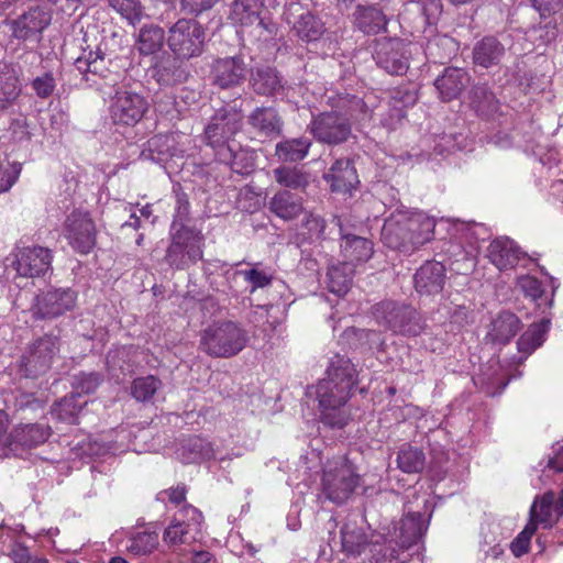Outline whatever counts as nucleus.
I'll return each mask as SVG.
<instances>
[{
	"mask_svg": "<svg viewBox=\"0 0 563 563\" xmlns=\"http://www.w3.org/2000/svg\"><path fill=\"white\" fill-rule=\"evenodd\" d=\"M435 219L423 211L395 210L382 229L383 243L404 254H411L433 239Z\"/></svg>",
	"mask_w": 563,
	"mask_h": 563,
	"instance_id": "f257e3e1",
	"label": "nucleus"
},
{
	"mask_svg": "<svg viewBox=\"0 0 563 563\" xmlns=\"http://www.w3.org/2000/svg\"><path fill=\"white\" fill-rule=\"evenodd\" d=\"M249 341L247 332L233 321L209 325L201 334L200 349L212 357H232L239 354Z\"/></svg>",
	"mask_w": 563,
	"mask_h": 563,
	"instance_id": "f03ea898",
	"label": "nucleus"
},
{
	"mask_svg": "<svg viewBox=\"0 0 563 563\" xmlns=\"http://www.w3.org/2000/svg\"><path fill=\"white\" fill-rule=\"evenodd\" d=\"M376 322L396 334L417 336L424 330V321L419 312L402 302L384 300L373 307Z\"/></svg>",
	"mask_w": 563,
	"mask_h": 563,
	"instance_id": "7ed1b4c3",
	"label": "nucleus"
},
{
	"mask_svg": "<svg viewBox=\"0 0 563 563\" xmlns=\"http://www.w3.org/2000/svg\"><path fill=\"white\" fill-rule=\"evenodd\" d=\"M360 475L345 457L328 461L321 478L325 498L336 505L345 503L360 485Z\"/></svg>",
	"mask_w": 563,
	"mask_h": 563,
	"instance_id": "20e7f679",
	"label": "nucleus"
},
{
	"mask_svg": "<svg viewBox=\"0 0 563 563\" xmlns=\"http://www.w3.org/2000/svg\"><path fill=\"white\" fill-rule=\"evenodd\" d=\"M203 245L201 232L181 225L172 234L164 260L172 268L186 269L202 260Z\"/></svg>",
	"mask_w": 563,
	"mask_h": 563,
	"instance_id": "39448f33",
	"label": "nucleus"
},
{
	"mask_svg": "<svg viewBox=\"0 0 563 563\" xmlns=\"http://www.w3.org/2000/svg\"><path fill=\"white\" fill-rule=\"evenodd\" d=\"M59 338L44 334L33 341L20 360V371L29 378L46 374L59 354Z\"/></svg>",
	"mask_w": 563,
	"mask_h": 563,
	"instance_id": "423d86ee",
	"label": "nucleus"
},
{
	"mask_svg": "<svg viewBox=\"0 0 563 563\" xmlns=\"http://www.w3.org/2000/svg\"><path fill=\"white\" fill-rule=\"evenodd\" d=\"M205 31L192 19H179L168 32L167 44L177 58L189 59L202 53Z\"/></svg>",
	"mask_w": 563,
	"mask_h": 563,
	"instance_id": "0eeeda50",
	"label": "nucleus"
},
{
	"mask_svg": "<svg viewBox=\"0 0 563 563\" xmlns=\"http://www.w3.org/2000/svg\"><path fill=\"white\" fill-rule=\"evenodd\" d=\"M203 516L196 507L185 505L163 533V541L169 547L190 545L201 537Z\"/></svg>",
	"mask_w": 563,
	"mask_h": 563,
	"instance_id": "6e6552de",
	"label": "nucleus"
},
{
	"mask_svg": "<svg viewBox=\"0 0 563 563\" xmlns=\"http://www.w3.org/2000/svg\"><path fill=\"white\" fill-rule=\"evenodd\" d=\"M243 115L235 109H220L205 128V141L214 151L216 157L225 148H230V141L240 131Z\"/></svg>",
	"mask_w": 563,
	"mask_h": 563,
	"instance_id": "1a4fd4ad",
	"label": "nucleus"
},
{
	"mask_svg": "<svg viewBox=\"0 0 563 563\" xmlns=\"http://www.w3.org/2000/svg\"><path fill=\"white\" fill-rule=\"evenodd\" d=\"M313 137L328 145L341 144L351 136L352 125L349 119L338 110L321 112L314 115L308 125Z\"/></svg>",
	"mask_w": 563,
	"mask_h": 563,
	"instance_id": "9d476101",
	"label": "nucleus"
},
{
	"mask_svg": "<svg viewBox=\"0 0 563 563\" xmlns=\"http://www.w3.org/2000/svg\"><path fill=\"white\" fill-rule=\"evenodd\" d=\"M329 544L331 547L340 545L345 554L352 556L361 555L367 549H369L375 556L376 553H380L383 550L377 542L372 541L363 522H358L356 518L351 517L343 523L339 540L333 537L329 539Z\"/></svg>",
	"mask_w": 563,
	"mask_h": 563,
	"instance_id": "9b49d317",
	"label": "nucleus"
},
{
	"mask_svg": "<svg viewBox=\"0 0 563 563\" xmlns=\"http://www.w3.org/2000/svg\"><path fill=\"white\" fill-rule=\"evenodd\" d=\"M77 292L69 288H49L36 295L32 307L35 319H55L75 308Z\"/></svg>",
	"mask_w": 563,
	"mask_h": 563,
	"instance_id": "f8f14e48",
	"label": "nucleus"
},
{
	"mask_svg": "<svg viewBox=\"0 0 563 563\" xmlns=\"http://www.w3.org/2000/svg\"><path fill=\"white\" fill-rule=\"evenodd\" d=\"M148 109L146 99L133 91L118 90L112 97L109 113L114 124L135 125Z\"/></svg>",
	"mask_w": 563,
	"mask_h": 563,
	"instance_id": "ddd939ff",
	"label": "nucleus"
},
{
	"mask_svg": "<svg viewBox=\"0 0 563 563\" xmlns=\"http://www.w3.org/2000/svg\"><path fill=\"white\" fill-rule=\"evenodd\" d=\"M408 44L399 38H380L375 42L373 57L378 67L390 75H405L409 68Z\"/></svg>",
	"mask_w": 563,
	"mask_h": 563,
	"instance_id": "4468645a",
	"label": "nucleus"
},
{
	"mask_svg": "<svg viewBox=\"0 0 563 563\" xmlns=\"http://www.w3.org/2000/svg\"><path fill=\"white\" fill-rule=\"evenodd\" d=\"M262 0H234L231 4L229 19L241 26H254L256 35L267 41L276 32V25L260 16Z\"/></svg>",
	"mask_w": 563,
	"mask_h": 563,
	"instance_id": "2eb2a0df",
	"label": "nucleus"
},
{
	"mask_svg": "<svg viewBox=\"0 0 563 563\" xmlns=\"http://www.w3.org/2000/svg\"><path fill=\"white\" fill-rule=\"evenodd\" d=\"M51 11L42 7L30 8L10 22L12 36L19 41L40 43L44 30L51 24Z\"/></svg>",
	"mask_w": 563,
	"mask_h": 563,
	"instance_id": "dca6fc26",
	"label": "nucleus"
},
{
	"mask_svg": "<svg viewBox=\"0 0 563 563\" xmlns=\"http://www.w3.org/2000/svg\"><path fill=\"white\" fill-rule=\"evenodd\" d=\"M96 225L87 212L73 211L65 221V236L71 247L88 254L96 245Z\"/></svg>",
	"mask_w": 563,
	"mask_h": 563,
	"instance_id": "f3484780",
	"label": "nucleus"
},
{
	"mask_svg": "<svg viewBox=\"0 0 563 563\" xmlns=\"http://www.w3.org/2000/svg\"><path fill=\"white\" fill-rule=\"evenodd\" d=\"M284 14L287 23L292 25V30L302 41H317L324 33V24L301 2H290Z\"/></svg>",
	"mask_w": 563,
	"mask_h": 563,
	"instance_id": "a211bd4d",
	"label": "nucleus"
},
{
	"mask_svg": "<svg viewBox=\"0 0 563 563\" xmlns=\"http://www.w3.org/2000/svg\"><path fill=\"white\" fill-rule=\"evenodd\" d=\"M249 73V67L240 56L217 59L212 66L214 85L231 88L241 85Z\"/></svg>",
	"mask_w": 563,
	"mask_h": 563,
	"instance_id": "6ab92c4d",
	"label": "nucleus"
},
{
	"mask_svg": "<svg viewBox=\"0 0 563 563\" xmlns=\"http://www.w3.org/2000/svg\"><path fill=\"white\" fill-rule=\"evenodd\" d=\"M345 371L344 383L336 384L333 379L322 378L316 386V395L319 407L345 406L352 395L351 390V367H340Z\"/></svg>",
	"mask_w": 563,
	"mask_h": 563,
	"instance_id": "aec40b11",
	"label": "nucleus"
},
{
	"mask_svg": "<svg viewBox=\"0 0 563 563\" xmlns=\"http://www.w3.org/2000/svg\"><path fill=\"white\" fill-rule=\"evenodd\" d=\"M51 250L42 246L24 247L16 256V272L21 276L36 277L51 268Z\"/></svg>",
	"mask_w": 563,
	"mask_h": 563,
	"instance_id": "412c9836",
	"label": "nucleus"
},
{
	"mask_svg": "<svg viewBox=\"0 0 563 563\" xmlns=\"http://www.w3.org/2000/svg\"><path fill=\"white\" fill-rule=\"evenodd\" d=\"M446 279V269L441 262L427 261L413 276L415 288L420 295H437L442 291Z\"/></svg>",
	"mask_w": 563,
	"mask_h": 563,
	"instance_id": "4be33fe9",
	"label": "nucleus"
},
{
	"mask_svg": "<svg viewBox=\"0 0 563 563\" xmlns=\"http://www.w3.org/2000/svg\"><path fill=\"white\" fill-rule=\"evenodd\" d=\"M323 179L338 194H350L360 183L353 162L349 158L336 159L323 175Z\"/></svg>",
	"mask_w": 563,
	"mask_h": 563,
	"instance_id": "5701e85b",
	"label": "nucleus"
},
{
	"mask_svg": "<svg viewBox=\"0 0 563 563\" xmlns=\"http://www.w3.org/2000/svg\"><path fill=\"white\" fill-rule=\"evenodd\" d=\"M468 84L467 71L457 67L445 68L442 75L434 80L440 99L444 102L457 98Z\"/></svg>",
	"mask_w": 563,
	"mask_h": 563,
	"instance_id": "b1692460",
	"label": "nucleus"
},
{
	"mask_svg": "<svg viewBox=\"0 0 563 563\" xmlns=\"http://www.w3.org/2000/svg\"><path fill=\"white\" fill-rule=\"evenodd\" d=\"M249 124L261 135L276 137L282 134L283 119L272 107H258L247 118Z\"/></svg>",
	"mask_w": 563,
	"mask_h": 563,
	"instance_id": "393cba45",
	"label": "nucleus"
},
{
	"mask_svg": "<svg viewBox=\"0 0 563 563\" xmlns=\"http://www.w3.org/2000/svg\"><path fill=\"white\" fill-rule=\"evenodd\" d=\"M268 209L276 217L290 221L303 212L302 198L290 190L280 189L271 198Z\"/></svg>",
	"mask_w": 563,
	"mask_h": 563,
	"instance_id": "a878e982",
	"label": "nucleus"
},
{
	"mask_svg": "<svg viewBox=\"0 0 563 563\" xmlns=\"http://www.w3.org/2000/svg\"><path fill=\"white\" fill-rule=\"evenodd\" d=\"M488 258L499 269H511L520 260L519 247L509 239H496L488 246Z\"/></svg>",
	"mask_w": 563,
	"mask_h": 563,
	"instance_id": "bb28decb",
	"label": "nucleus"
},
{
	"mask_svg": "<svg viewBox=\"0 0 563 563\" xmlns=\"http://www.w3.org/2000/svg\"><path fill=\"white\" fill-rule=\"evenodd\" d=\"M520 324L515 313L503 311L492 321L487 339L493 343L507 344L520 330Z\"/></svg>",
	"mask_w": 563,
	"mask_h": 563,
	"instance_id": "cd10ccee",
	"label": "nucleus"
},
{
	"mask_svg": "<svg viewBox=\"0 0 563 563\" xmlns=\"http://www.w3.org/2000/svg\"><path fill=\"white\" fill-rule=\"evenodd\" d=\"M21 91V84L15 70L7 65L0 67V113L14 106Z\"/></svg>",
	"mask_w": 563,
	"mask_h": 563,
	"instance_id": "c85d7f7f",
	"label": "nucleus"
},
{
	"mask_svg": "<svg viewBox=\"0 0 563 563\" xmlns=\"http://www.w3.org/2000/svg\"><path fill=\"white\" fill-rule=\"evenodd\" d=\"M357 29L365 34H377L386 30L387 18L375 5H358L354 12Z\"/></svg>",
	"mask_w": 563,
	"mask_h": 563,
	"instance_id": "c756f323",
	"label": "nucleus"
},
{
	"mask_svg": "<svg viewBox=\"0 0 563 563\" xmlns=\"http://www.w3.org/2000/svg\"><path fill=\"white\" fill-rule=\"evenodd\" d=\"M250 84L254 92L266 97L274 96L283 88L277 70L269 66L256 67L251 73Z\"/></svg>",
	"mask_w": 563,
	"mask_h": 563,
	"instance_id": "7c9ffc66",
	"label": "nucleus"
},
{
	"mask_svg": "<svg viewBox=\"0 0 563 563\" xmlns=\"http://www.w3.org/2000/svg\"><path fill=\"white\" fill-rule=\"evenodd\" d=\"M390 100L394 102L395 117L383 119L382 124L388 129H396L405 118L406 109L417 102L418 93L415 87H399L393 91Z\"/></svg>",
	"mask_w": 563,
	"mask_h": 563,
	"instance_id": "2f4dec72",
	"label": "nucleus"
},
{
	"mask_svg": "<svg viewBox=\"0 0 563 563\" xmlns=\"http://www.w3.org/2000/svg\"><path fill=\"white\" fill-rule=\"evenodd\" d=\"M427 523L420 512H409L400 520L398 542L401 549H409L424 534Z\"/></svg>",
	"mask_w": 563,
	"mask_h": 563,
	"instance_id": "473e14b6",
	"label": "nucleus"
},
{
	"mask_svg": "<svg viewBox=\"0 0 563 563\" xmlns=\"http://www.w3.org/2000/svg\"><path fill=\"white\" fill-rule=\"evenodd\" d=\"M505 54L504 45L494 36H485L473 48V60L476 65L488 68L497 65Z\"/></svg>",
	"mask_w": 563,
	"mask_h": 563,
	"instance_id": "72a5a7b5",
	"label": "nucleus"
},
{
	"mask_svg": "<svg viewBox=\"0 0 563 563\" xmlns=\"http://www.w3.org/2000/svg\"><path fill=\"white\" fill-rule=\"evenodd\" d=\"M342 253L347 263L366 262L374 252L373 242L366 238L353 234L342 235L341 243Z\"/></svg>",
	"mask_w": 563,
	"mask_h": 563,
	"instance_id": "f704fd0d",
	"label": "nucleus"
},
{
	"mask_svg": "<svg viewBox=\"0 0 563 563\" xmlns=\"http://www.w3.org/2000/svg\"><path fill=\"white\" fill-rule=\"evenodd\" d=\"M273 174L276 183L286 190L305 191L310 185V174L298 166H279Z\"/></svg>",
	"mask_w": 563,
	"mask_h": 563,
	"instance_id": "c9c22d12",
	"label": "nucleus"
},
{
	"mask_svg": "<svg viewBox=\"0 0 563 563\" xmlns=\"http://www.w3.org/2000/svg\"><path fill=\"white\" fill-rule=\"evenodd\" d=\"M558 517L554 511V493L548 492L541 496H537L530 508V520L536 525H542L543 528H551Z\"/></svg>",
	"mask_w": 563,
	"mask_h": 563,
	"instance_id": "e433bc0d",
	"label": "nucleus"
},
{
	"mask_svg": "<svg viewBox=\"0 0 563 563\" xmlns=\"http://www.w3.org/2000/svg\"><path fill=\"white\" fill-rule=\"evenodd\" d=\"M165 32L156 24H146L141 27L135 47L141 55L148 56L159 52L164 45Z\"/></svg>",
	"mask_w": 563,
	"mask_h": 563,
	"instance_id": "4c0bfd02",
	"label": "nucleus"
},
{
	"mask_svg": "<svg viewBox=\"0 0 563 563\" xmlns=\"http://www.w3.org/2000/svg\"><path fill=\"white\" fill-rule=\"evenodd\" d=\"M310 146L307 137L287 139L276 144L275 156L282 162H299L308 155Z\"/></svg>",
	"mask_w": 563,
	"mask_h": 563,
	"instance_id": "58836bf2",
	"label": "nucleus"
},
{
	"mask_svg": "<svg viewBox=\"0 0 563 563\" xmlns=\"http://www.w3.org/2000/svg\"><path fill=\"white\" fill-rule=\"evenodd\" d=\"M49 428L38 423L20 426L11 434V440L22 446L33 448L43 444L49 437Z\"/></svg>",
	"mask_w": 563,
	"mask_h": 563,
	"instance_id": "ea45409f",
	"label": "nucleus"
},
{
	"mask_svg": "<svg viewBox=\"0 0 563 563\" xmlns=\"http://www.w3.org/2000/svg\"><path fill=\"white\" fill-rule=\"evenodd\" d=\"M353 265L347 262L332 265L328 269V288L338 296H344L352 285Z\"/></svg>",
	"mask_w": 563,
	"mask_h": 563,
	"instance_id": "a19ab883",
	"label": "nucleus"
},
{
	"mask_svg": "<svg viewBox=\"0 0 563 563\" xmlns=\"http://www.w3.org/2000/svg\"><path fill=\"white\" fill-rule=\"evenodd\" d=\"M550 321L542 320L539 323L531 324L518 339V351L526 356L542 345L545 333L549 330Z\"/></svg>",
	"mask_w": 563,
	"mask_h": 563,
	"instance_id": "79ce46f5",
	"label": "nucleus"
},
{
	"mask_svg": "<svg viewBox=\"0 0 563 563\" xmlns=\"http://www.w3.org/2000/svg\"><path fill=\"white\" fill-rule=\"evenodd\" d=\"M217 159L229 165L234 173L241 175L251 173L254 167L253 157L247 152L243 150L235 151L232 146L223 150Z\"/></svg>",
	"mask_w": 563,
	"mask_h": 563,
	"instance_id": "37998d69",
	"label": "nucleus"
},
{
	"mask_svg": "<svg viewBox=\"0 0 563 563\" xmlns=\"http://www.w3.org/2000/svg\"><path fill=\"white\" fill-rule=\"evenodd\" d=\"M74 66L84 76L100 75L106 69L104 55L100 48L97 51L84 49L81 55L75 59Z\"/></svg>",
	"mask_w": 563,
	"mask_h": 563,
	"instance_id": "c03bdc74",
	"label": "nucleus"
},
{
	"mask_svg": "<svg viewBox=\"0 0 563 563\" xmlns=\"http://www.w3.org/2000/svg\"><path fill=\"white\" fill-rule=\"evenodd\" d=\"M471 106L482 115L497 110V100L486 85H476L471 90Z\"/></svg>",
	"mask_w": 563,
	"mask_h": 563,
	"instance_id": "a18cd8bd",
	"label": "nucleus"
},
{
	"mask_svg": "<svg viewBox=\"0 0 563 563\" xmlns=\"http://www.w3.org/2000/svg\"><path fill=\"white\" fill-rule=\"evenodd\" d=\"M158 547L156 532H136L129 538L126 550L136 556L148 555Z\"/></svg>",
	"mask_w": 563,
	"mask_h": 563,
	"instance_id": "49530a36",
	"label": "nucleus"
},
{
	"mask_svg": "<svg viewBox=\"0 0 563 563\" xmlns=\"http://www.w3.org/2000/svg\"><path fill=\"white\" fill-rule=\"evenodd\" d=\"M351 367V369L349 371L351 373V390L354 389V387L357 385V371L355 368V365L350 361V358L345 357V356H342V355H334L331 360H330V363H329V366L327 368V376L325 378L328 379H333L334 383L336 384H340V383H344V380H346L345 378V371L343 369H339V367Z\"/></svg>",
	"mask_w": 563,
	"mask_h": 563,
	"instance_id": "de8ad7c7",
	"label": "nucleus"
},
{
	"mask_svg": "<svg viewBox=\"0 0 563 563\" xmlns=\"http://www.w3.org/2000/svg\"><path fill=\"white\" fill-rule=\"evenodd\" d=\"M338 108V111L341 112L342 115L346 117L350 123L352 120L363 121L371 115L369 110L363 99L356 96H346L340 98Z\"/></svg>",
	"mask_w": 563,
	"mask_h": 563,
	"instance_id": "09e8293b",
	"label": "nucleus"
},
{
	"mask_svg": "<svg viewBox=\"0 0 563 563\" xmlns=\"http://www.w3.org/2000/svg\"><path fill=\"white\" fill-rule=\"evenodd\" d=\"M397 463L405 473H418L423 470L424 454L417 448L405 446L398 452Z\"/></svg>",
	"mask_w": 563,
	"mask_h": 563,
	"instance_id": "8fccbe9b",
	"label": "nucleus"
},
{
	"mask_svg": "<svg viewBox=\"0 0 563 563\" xmlns=\"http://www.w3.org/2000/svg\"><path fill=\"white\" fill-rule=\"evenodd\" d=\"M114 9L130 24L135 25L145 15L140 0H108Z\"/></svg>",
	"mask_w": 563,
	"mask_h": 563,
	"instance_id": "3c124183",
	"label": "nucleus"
},
{
	"mask_svg": "<svg viewBox=\"0 0 563 563\" xmlns=\"http://www.w3.org/2000/svg\"><path fill=\"white\" fill-rule=\"evenodd\" d=\"M161 387V380L153 375L135 378L131 385V395L137 401L150 400Z\"/></svg>",
	"mask_w": 563,
	"mask_h": 563,
	"instance_id": "603ef678",
	"label": "nucleus"
},
{
	"mask_svg": "<svg viewBox=\"0 0 563 563\" xmlns=\"http://www.w3.org/2000/svg\"><path fill=\"white\" fill-rule=\"evenodd\" d=\"M179 456L184 463H197L211 457L209 443L201 439H192L187 445H183Z\"/></svg>",
	"mask_w": 563,
	"mask_h": 563,
	"instance_id": "864d4df0",
	"label": "nucleus"
},
{
	"mask_svg": "<svg viewBox=\"0 0 563 563\" xmlns=\"http://www.w3.org/2000/svg\"><path fill=\"white\" fill-rule=\"evenodd\" d=\"M22 170V164L10 162L9 159L0 161V194L9 191L18 181Z\"/></svg>",
	"mask_w": 563,
	"mask_h": 563,
	"instance_id": "5fc2aeb1",
	"label": "nucleus"
},
{
	"mask_svg": "<svg viewBox=\"0 0 563 563\" xmlns=\"http://www.w3.org/2000/svg\"><path fill=\"white\" fill-rule=\"evenodd\" d=\"M76 400L77 397L75 395L64 397L56 404L53 413L62 421L76 423L77 416L81 410V406Z\"/></svg>",
	"mask_w": 563,
	"mask_h": 563,
	"instance_id": "6e6d98bb",
	"label": "nucleus"
},
{
	"mask_svg": "<svg viewBox=\"0 0 563 563\" xmlns=\"http://www.w3.org/2000/svg\"><path fill=\"white\" fill-rule=\"evenodd\" d=\"M344 406L320 407L321 421L330 428L342 429L349 422L350 416L343 409Z\"/></svg>",
	"mask_w": 563,
	"mask_h": 563,
	"instance_id": "4d7b16f0",
	"label": "nucleus"
},
{
	"mask_svg": "<svg viewBox=\"0 0 563 563\" xmlns=\"http://www.w3.org/2000/svg\"><path fill=\"white\" fill-rule=\"evenodd\" d=\"M102 382V376L98 373H79L74 377V387L80 394H91L96 391Z\"/></svg>",
	"mask_w": 563,
	"mask_h": 563,
	"instance_id": "13d9d810",
	"label": "nucleus"
},
{
	"mask_svg": "<svg viewBox=\"0 0 563 563\" xmlns=\"http://www.w3.org/2000/svg\"><path fill=\"white\" fill-rule=\"evenodd\" d=\"M517 286L523 291L527 297L537 301L543 295V287L541 282L529 275H522L517 278Z\"/></svg>",
	"mask_w": 563,
	"mask_h": 563,
	"instance_id": "bf43d9fd",
	"label": "nucleus"
},
{
	"mask_svg": "<svg viewBox=\"0 0 563 563\" xmlns=\"http://www.w3.org/2000/svg\"><path fill=\"white\" fill-rule=\"evenodd\" d=\"M302 227L307 230L310 239H324L325 221L322 217L308 212L302 220Z\"/></svg>",
	"mask_w": 563,
	"mask_h": 563,
	"instance_id": "052dcab7",
	"label": "nucleus"
},
{
	"mask_svg": "<svg viewBox=\"0 0 563 563\" xmlns=\"http://www.w3.org/2000/svg\"><path fill=\"white\" fill-rule=\"evenodd\" d=\"M240 274L243 276L245 282L252 285L251 291H254L257 288L267 287L272 284L273 280L272 275L257 268L241 271Z\"/></svg>",
	"mask_w": 563,
	"mask_h": 563,
	"instance_id": "680f3d73",
	"label": "nucleus"
},
{
	"mask_svg": "<svg viewBox=\"0 0 563 563\" xmlns=\"http://www.w3.org/2000/svg\"><path fill=\"white\" fill-rule=\"evenodd\" d=\"M56 87L55 78L52 73H45L42 76H37L32 81V88L36 96L45 99L52 96Z\"/></svg>",
	"mask_w": 563,
	"mask_h": 563,
	"instance_id": "e2e57ef3",
	"label": "nucleus"
},
{
	"mask_svg": "<svg viewBox=\"0 0 563 563\" xmlns=\"http://www.w3.org/2000/svg\"><path fill=\"white\" fill-rule=\"evenodd\" d=\"M181 9L187 13L198 15L209 10L216 3V0H180Z\"/></svg>",
	"mask_w": 563,
	"mask_h": 563,
	"instance_id": "0e129e2a",
	"label": "nucleus"
},
{
	"mask_svg": "<svg viewBox=\"0 0 563 563\" xmlns=\"http://www.w3.org/2000/svg\"><path fill=\"white\" fill-rule=\"evenodd\" d=\"M189 208L190 205L187 195L184 192H178L176 195L174 224H176V222H180V227L184 225L183 222L186 221L189 216Z\"/></svg>",
	"mask_w": 563,
	"mask_h": 563,
	"instance_id": "69168bd1",
	"label": "nucleus"
},
{
	"mask_svg": "<svg viewBox=\"0 0 563 563\" xmlns=\"http://www.w3.org/2000/svg\"><path fill=\"white\" fill-rule=\"evenodd\" d=\"M422 13L428 24H434L442 12L441 0H427L422 5Z\"/></svg>",
	"mask_w": 563,
	"mask_h": 563,
	"instance_id": "338daca9",
	"label": "nucleus"
},
{
	"mask_svg": "<svg viewBox=\"0 0 563 563\" xmlns=\"http://www.w3.org/2000/svg\"><path fill=\"white\" fill-rule=\"evenodd\" d=\"M9 558L14 563H32L35 556H32L29 549L22 543H13L9 552Z\"/></svg>",
	"mask_w": 563,
	"mask_h": 563,
	"instance_id": "774afa93",
	"label": "nucleus"
}]
</instances>
